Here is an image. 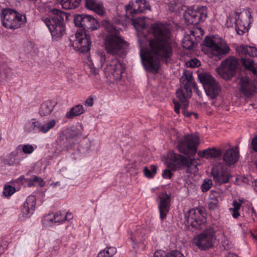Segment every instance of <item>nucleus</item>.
<instances>
[{"mask_svg": "<svg viewBox=\"0 0 257 257\" xmlns=\"http://www.w3.org/2000/svg\"><path fill=\"white\" fill-rule=\"evenodd\" d=\"M154 38L149 43L150 50L142 53L141 57L145 69L157 73L160 67V59L170 58L173 54L171 33L168 26L162 23L151 25Z\"/></svg>", "mask_w": 257, "mask_h": 257, "instance_id": "nucleus-1", "label": "nucleus"}, {"mask_svg": "<svg viewBox=\"0 0 257 257\" xmlns=\"http://www.w3.org/2000/svg\"><path fill=\"white\" fill-rule=\"evenodd\" d=\"M76 26L79 27L75 34L72 46L77 51L82 53L88 52L90 49L91 42L90 36L86 34V29L94 30L99 28L97 20L90 15H79L74 18Z\"/></svg>", "mask_w": 257, "mask_h": 257, "instance_id": "nucleus-2", "label": "nucleus"}, {"mask_svg": "<svg viewBox=\"0 0 257 257\" xmlns=\"http://www.w3.org/2000/svg\"><path fill=\"white\" fill-rule=\"evenodd\" d=\"M104 29V44L107 53L122 56L126 54V42L119 36V32L108 21L103 22Z\"/></svg>", "mask_w": 257, "mask_h": 257, "instance_id": "nucleus-3", "label": "nucleus"}, {"mask_svg": "<svg viewBox=\"0 0 257 257\" xmlns=\"http://www.w3.org/2000/svg\"><path fill=\"white\" fill-rule=\"evenodd\" d=\"M49 17H42V21L46 24L51 32L52 38L57 40L65 33L64 20H67L69 15L60 10L51 9Z\"/></svg>", "mask_w": 257, "mask_h": 257, "instance_id": "nucleus-4", "label": "nucleus"}, {"mask_svg": "<svg viewBox=\"0 0 257 257\" xmlns=\"http://www.w3.org/2000/svg\"><path fill=\"white\" fill-rule=\"evenodd\" d=\"M201 162L199 159L191 158L190 156H184L180 154L172 153L170 158L168 166L170 169L176 170L183 167L187 173L194 174L198 171V166Z\"/></svg>", "mask_w": 257, "mask_h": 257, "instance_id": "nucleus-5", "label": "nucleus"}, {"mask_svg": "<svg viewBox=\"0 0 257 257\" xmlns=\"http://www.w3.org/2000/svg\"><path fill=\"white\" fill-rule=\"evenodd\" d=\"M204 43L207 48L208 56L216 61L220 60L229 52L228 46L215 37H206Z\"/></svg>", "mask_w": 257, "mask_h": 257, "instance_id": "nucleus-6", "label": "nucleus"}, {"mask_svg": "<svg viewBox=\"0 0 257 257\" xmlns=\"http://www.w3.org/2000/svg\"><path fill=\"white\" fill-rule=\"evenodd\" d=\"M3 25L8 29H16L26 22V16L11 9H4L1 14Z\"/></svg>", "mask_w": 257, "mask_h": 257, "instance_id": "nucleus-7", "label": "nucleus"}, {"mask_svg": "<svg viewBox=\"0 0 257 257\" xmlns=\"http://www.w3.org/2000/svg\"><path fill=\"white\" fill-rule=\"evenodd\" d=\"M185 225L192 231L200 230L205 227V213L201 208L190 209L185 214Z\"/></svg>", "mask_w": 257, "mask_h": 257, "instance_id": "nucleus-8", "label": "nucleus"}, {"mask_svg": "<svg viewBox=\"0 0 257 257\" xmlns=\"http://www.w3.org/2000/svg\"><path fill=\"white\" fill-rule=\"evenodd\" d=\"M198 78L202 84L205 92L208 97L214 99L219 95L222 87L209 73L205 72L198 74Z\"/></svg>", "mask_w": 257, "mask_h": 257, "instance_id": "nucleus-9", "label": "nucleus"}, {"mask_svg": "<svg viewBox=\"0 0 257 257\" xmlns=\"http://www.w3.org/2000/svg\"><path fill=\"white\" fill-rule=\"evenodd\" d=\"M150 9L151 7L146 0H133L125 7L126 14L118 16L115 21L117 23L123 26L126 25V22L122 19H127L128 14L134 17L138 13H143L145 10Z\"/></svg>", "mask_w": 257, "mask_h": 257, "instance_id": "nucleus-10", "label": "nucleus"}, {"mask_svg": "<svg viewBox=\"0 0 257 257\" xmlns=\"http://www.w3.org/2000/svg\"><path fill=\"white\" fill-rule=\"evenodd\" d=\"M238 66L237 59L229 57L221 63L219 67L216 68V72L223 79L229 80L236 74Z\"/></svg>", "mask_w": 257, "mask_h": 257, "instance_id": "nucleus-11", "label": "nucleus"}, {"mask_svg": "<svg viewBox=\"0 0 257 257\" xmlns=\"http://www.w3.org/2000/svg\"><path fill=\"white\" fill-rule=\"evenodd\" d=\"M215 233L212 228L205 229L193 238V243L201 250L211 248L215 240Z\"/></svg>", "mask_w": 257, "mask_h": 257, "instance_id": "nucleus-12", "label": "nucleus"}, {"mask_svg": "<svg viewBox=\"0 0 257 257\" xmlns=\"http://www.w3.org/2000/svg\"><path fill=\"white\" fill-rule=\"evenodd\" d=\"M184 17L187 25H197L206 19L207 8L205 7L188 8L185 11Z\"/></svg>", "mask_w": 257, "mask_h": 257, "instance_id": "nucleus-13", "label": "nucleus"}, {"mask_svg": "<svg viewBox=\"0 0 257 257\" xmlns=\"http://www.w3.org/2000/svg\"><path fill=\"white\" fill-rule=\"evenodd\" d=\"M198 141V137L187 134L178 142V149L181 153L184 154H194L197 151Z\"/></svg>", "mask_w": 257, "mask_h": 257, "instance_id": "nucleus-14", "label": "nucleus"}, {"mask_svg": "<svg viewBox=\"0 0 257 257\" xmlns=\"http://www.w3.org/2000/svg\"><path fill=\"white\" fill-rule=\"evenodd\" d=\"M251 19L249 9L243 10L238 15L235 16V28L238 35H242L248 31Z\"/></svg>", "mask_w": 257, "mask_h": 257, "instance_id": "nucleus-15", "label": "nucleus"}, {"mask_svg": "<svg viewBox=\"0 0 257 257\" xmlns=\"http://www.w3.org/2000/svg\"><path fill=\"white\" fill-rule=\"evenodd\" d=\"M124 70V66L117 59H114L108 62L104 68V73L114 80H120Z\"/></svg>", "mask_w": 257, "mask_h": 257, "instance_id": "nucleus-16", "label": "nucleus"}, {"mask_svg": "<svg viewBox=\"0 0 257 257\" xmlns=\"http://www.w3.org/2000/svg\"><path fill=\"white\" fill-rule=\"evenodd\" d=\"M238 85L240 92L246 97H252L257 93V81L254 79L241 77Z\"/></svg>", "mask_w": 257, "mask_h": 257, "instance_id": "nucleus-17", "label": "nucleus"}, {"mask_svg": "<svg viewBox=\"0 0 257 257\" xmlns=\"http://www.w3.org/2000/svg\"><path fill=\"white\" fill-rule=\"evenodd\" d=\"M211 174L215 183L219 184L227 183L230 177L229 173L221 164L214 166Z\"/></svg>", "mask_w": 257, "mask_h": 257, "instance_id": "nucleus-18", "label": "nucleus"}, {"mask_svg": "<svg viewBox=\"0 0 257 257\" xmlns=\"http://www.w3.org/2000/svg\"><path fill=\"white\" fill-rule=\"evenodd\" d=\"M158 197L160 199L158 206L160 218L163 220L166 218L170 210L171 197L170 195H168L166 193H161L159 195Z\"/></svg>", "mask_w": 257, "mask_h": 257, "instance_id": "nucleus-19", "label": "nucleus"}, {"mask_svg": "<svg viewBox=\"0 0 257 257\" xmlns=\"http://www.w3.org/2000/svg\"><path fill=\"white\" fill-rule=\"evenodd\" d=\"M180 82L182 84L181 87L187 92V95L191 96L192 89L196 85L193 81L192 74L188 71L184 70Z\"/></svg>", "mask_w": 257, "mask_h": 257, "instance_id": "nucleus-20", "label": "nucleus"}, {"mask_svg": "<svg viewBox=\"0 0 257 257\" xmlns=\"http://www.w3.org/2000/svg\"><path fill=\"white\" fill-rule=\"evenodd\" d=\"M36 205V198L34 196H29L24 203L22 209L23 215L29 217L34 211Z\"/></svg>", "mask_w": 257, "mask_h": 257, "instance_id": "nucleus-21", "label": "nucleus"}, {"mask_svg": "<svg viewBox=\"0 0 257 257\" xmlns=\"http://www.w3.org/2000/svg\"><path fill=\"white\" fill-rule=\"evenodd\" d=\"M239 154L237 148L230 149L225 152L223 156L224 162L227 165H231L235 164L238 159Z\"/></svg>", "mask_w": 257, "mask_h": 257, "instance_id": "nucleus-22", "label": "nucleus"}, {"mask_svg": "<svg viewBox=\"0 0 257 257\" xmlns=\"http://www.w3.org/2000/svg\"><path fill=\"white\" fill-rule=\"evenodd\" d=\"M85 6L88 9L93 11L99 15H103L104 13L103 5L98 0H86Z\"/></svg>", "mask_w": 257, "mask_h": 257, "instance_id": "nucleus-23", "label": "nucleus"}, {"mask_svg": "<svg viewBox=\"0 0 257 257\" xmlns=\"http://www.w3.org/2000/svg\"><path fill=\"white\" fill-rule=\"evenodd\" d=\"M237 53L241 57L247 56L252 57L257 56V48L247 45H241L236 48Z\"/></svg>", "mask_w": 257, "mask_h": 257, "instance_id": "nucleus-24", "label": "nucleus"}, {"mask_svg": "<svg viewBox=\"0 0 257 257\" xmlns=\"http://www.w3.org/2000/svg\"><path fill=\"white\" fill-rule=\"evenodd\" d=\"M67 216H64L61 212H57L53 215L48 214L46 216L43 220L44 224H50L52 223L62 222L65 221Z\"/></svg>", "mask_w": 257, "mask_h": 257, "instance_id": "nucleus-25", "label": "nucleus"}, {"mask_svg": "<svg viewBox=\"0 0 257 257\" xmlns=\"http://www.w3.org/2000/svg\"><path fill=\"white\" fill-rule=\"evenodd\" d=\"M2 161L6 165L9 166H18L21 162V159L19 158L18 153L12 152L2 159Z\"/></svg>", "mask_w": 257, "mask_h": 257, "instance_id": "nucleus-26", "label": "nucleus"}, {"mask_svg": "<svg viewBox=\"0 0 257 257\" xmlns=\"http://www.w3.org/2000/svg\"><path fill=\"white\" fill-rule=\"evenodd\" d=\"M148 230L141 227L138 228L132 234L131 239L134 242H143L146 239Z\"/></svg>", "mask_w": 257, "mask_h": 257, "instance_id": "nucleus-27", "label": "nucleus"}, {"mask_svg": "<svg viewBox=\"0 0 257 257\" xmlns=\"http://www.w3.org/2000/svg\"><path fill=\"white\" fill-rule=\"evenodd\" d=\"M221 150L212 148L204 150L202 151H199L198 153V155L201 158L210 159L218 158L221 155Z\"/></svg>", "mask_w": 257, "mask_h": 257, "instance_id": "nucleus-28", "label": "nucleus"}, {"mask_svg": "<svg viewBox=\"0 0 257 257\" xmlns=\"http://www.w3.org/2000/svg\"><path fill=\"white\" fill-rule=\"evenodd\" d=\"M56 104L51 100L44 102L40 106L39 113L41 116H47L51 113Z\"/></svg>", "mask_w": 257, "mask_h": 257, "instance_id": "nucleus-29", "label": "nucleus"}, {"mask_svg": "<svg viewBox=\"0 0 257 257\" xmlns=\"http://www.w3.org/2000/svg\"><path fill=\"white\" fill-rule=\"evenodd\" d=\"M24 129L28 133L36 131L41 132V122L37 119L33 118L25 124Z\"/></svg>", "mask_w": 257, "mask_h": 257, "instance_id": "nucleus-30", "label": "nucleus"}, {"mask_svg": "<svg viewBox=\"0 0 257 257\" xmlns=\"http://www.w3.org/2000/svg\"><path fill=\"white\" fill-rule=\"evenodd\" d=\"M176 96L181 103L183 108L186 109L188 106L187 98L191 96L187 95V92L182 87L176 91Z\"/></svg>", "mask_w": 257, "mask_h": 257, "instance_id": "nucleus-31", "label": "nucleus"}, {"mask_svg": "<svg viewBox=\"0 0 257 257\" xmlns=\"http://www.w3.org/2000/svg\"><path fill=\"white\" fill-rule=\"evenodd\" d=\"M62 8L66 10L73 9L77 8L80 4L81 0H57Z\"/></svg>", "mask_w": 257, "mask_h": 257, "instance_id": "nucleus-32", "label": "nucleus"}, {"mask_svg": "<svg viewBox=\"0 0 257 257\" xmlns=\"http://www.w3.org/2000/svg\"><path fill=\"white\" fill-rule=\"evenodd\" d=\"M84 112V110L82 105L78 104L71 108L69 111L67 112L66 117L68 118H72L73 117L78 116Z\"/></svg>", "mask_w": 257, "mask_h": 257, "instance_id": "nucleus-33", "label": "nucleus"}, {"mask_svg": "<svg viewBox=\"0 0 257 257\" xmlns=\"http://www.w3.org/2000/svg\"><path fill=\"white\" fill-rule=\"evenodd\" d=\"M134 17H132L131 18H130V19L132 21V24L135 29L137 31H141L142 30H143L146 27V23L144 21V18H138L136 19H135ZM129 18L128 17L126 19H123V20L125 21L126 23L127 20Z\"/></svg>", "mask_w": 257, "mask_h": 257, "instance_id": "nucleus-34", "label": "nucleus"}, {"mask_svg": "<svg viewBox=\"0 0 257 257\" xmlns=\"http://www.w3.org/2000/svg\"><path fill=\"white\" fill-rule=\"evenodd\" d=\"M58 120L55 119H51L47 120L43 124L41 123V132L45 134L48 132L50 130L54 127Z\"/></svg>", "mask_w": 257, "mask_h": 257, "instance_id": "nucleus-35", "label": "nucleus"}, {"mask_svg": "<svg viewBox=\"0 0 257 257\" xmlns=\"http://www.w3.org/2000/svg\"><path fill=\"white\" fill-rule=\"evenodd\" d=\"M157 166L152 165L150 167H145L143 169L144 176L148 178H153L157 173Z\"/></svg>", "mask_w": 257, "mask_h": 257, "instance_id": "nucleus-36", "label": "nucleus"}, {"mask_svg": "<svg viewBox=\"0 0 257 257\" xmlns=\"http://www.w3.org/2000/svg\"><path fill=\"white\" fill-rule=\"evenodd\" d=\"M242 62L244 67L251 71L254 75L257 74V68L254 67V62L252 59H245L242 58Z\"/></svg>", "mask_w": 257, "mask_h": 257, "instance_id": "nucleus-37", "label": "nucleus"}, {"mask_svg": "<svg viewBox=\"0 0 257 257\" xmlns=\"http://www.w3.org/2000/svg\"><path fill=\"white\" fill-rule=\"evenodd\" d=\"M11 74L10 68L6 64H0V80L7 78Z\"/></svg>", "mask_w": 257, "mask_h": 257, "instance_id": "nucleus-38", "label": "nucleus"}, {"mask_svg": "<svg viewBox=\"0 0 257 257\" xmlns=\"http://www.w3.org/2000/svg\"><path fill=\"white\" fill-rule=\"evenodd\" d=\"M116 252V249L113 247H107L98 254L99 257H112Z\"/></svg>", "mask_w": 257, "mask_h": 257, "instance_id": "nucleus-39", "label": "nucleus"}, {"mask_svg": "<svg viewBox=\"0 0 257 257\" xmlns=\"http://www.w3.org/2000/svg\"><path fill=\"white\" fill-rule=\"evenodd\" d=\"M154 257H184L179 251L173 250L170 253L163 255L161 251H157L154 253Z\"/></svg>", "mask_w": 257, "mask_h": 257, "instance_id": "nucleus-40", "label": "nucleus"}, {"mask_svg": "<svg viewBox=\"0 0 257 257\" xmlns=\"http://www.w3.org/2000/svg\"><path fill=\"white\" fill-rule=\"evenodd\" d=\"M182 43L183 47L188 50L191 49L194 45V43L189 35L184 37L182 40Z\"/></svg>", "mask_w": 257, "mask_h": 257, "instance_id": "nucleus-41", "label": "nucleus"}, {"mask_svg": "<svg viewBox=\"0 0 257 257\" xmlns=\"http://www.w3.org/2000/svg\"><path fill=\"white\" fill-rule=\"evenodd\" d=\"M212 185V180L209 179H206L201 185V190L204 192H206L211 187Z\"/></svg>", "mask_w": 257, "mask_h": 257, "instance_id": "nucleus-42", "label": "nucleus"}, {"mask_svg": "<svg viewBox=\"0 0 257 257\" xmlns=\"http://www.w3.org/2000/svg\"><path fill=\"white\" fill-rule=\"evenodd\" d=\"M14 192L15 188L10 185H8L4 187L3 194L6 196H10L12 195Z\"/></svg>", "mask_w": 257, "mask_h": 257, "instance_id": "nucleus-43", "label": "nucleus"}, {"mask_svg": "<svg viewBox=\"0 0 257 257\" xmlns=\"http://www.w3.org/2000/svg\"><path fill=\"white\" fill-rule=\"evenodd\" d=\"M186 64L188 67L194 68L199 66L200 65V62L196 58H194L188 61Z\"/></svg>", "mask_w": 257, "mask_h": 257, "instance_id": "nucleus-44", "label": "nucleus"}, {"mask_svg": "<svg viewBox=\"0 0 257 257\" xmlns=\"http://www.w3.org/2000/svg\"><path fill=\"white\" fill-rule=\"evenodd\" d=\"M23 152L25 154H29L34 151V148L31 145H25L22 146V148Z\"/></svg>", "mask_w": 257, "mask_h": 257, "instance_id": "nucleus-45", "label": "nucleus"}, {"mask_svg": "<svg viewBox=\"0 0 257 257\" xmlns=\"http://www.w3.org/2000/svg\"><path fill=\"white\" fill-rule=\"evenodd\" d=\"M33 180L35 182L37 183L41 187H43L45 184V182L43 179L37 176H34L33 177Z\"/></svg>", "mask_w": 257, "mask_h": 257, "instance_id": "nucleus-46", "label": "nucleus"}, {"mask_svg": "<svg viewBox=\"0 0 257 257\" xmlns=\"http://www.w3.org/2000/svg\"><path fill=\"white\" fill-rule=\"evenodd\" d=\"M241 205V203L237 202L236 200H234L232 203L233 208H230V210H239Z\"/></svg>", "mask_w": 257, "mask_h": 257, "instance_id": "nucleus-47", "label": "nucleus"}, {"mask_svg": "<svg viewBox=\"0 0 257 257\" xmlns=\"http://www.w3.org/2000/svg\"><path fill=\"white\" fill-rule=\"evenodd\" d=\"M172 175V172L168 169H165L162 174L163 177L166 179H170Z\"/></svg>", "mask_w": 257, "mask_h": 257, "instance_id": "nucleus-48", "label": "nucleus"}, {"mask_svg": "<svg viewBox=\"0 0 257 257\" xmlns=\"http://www.w3.org/2000/svg\"><path fill=\"white\" fill-rule=\"evenodd\" d=\"M223 245L226 249H230L232 248L233 246L232 242L229 240H224L223 242Z\"/></svg>", "mask_w": 257, "mask_h": 257, "instance_id": "nucleus-49", "label": "nucleus"}, {"mask_svg": "<svg viewBox=\"0 0 257 257\" xmlns=\"http://www.w3.org/2000/svg\"><path fill=\"white\" fill-rule=\"evenodd\" d=\"M251 145L252 149L256 152H257V136L254 137L251 141Z\"/></svg>", "mask_w": 257, "mask_h": 257, "instance_id": "nucleus-50", "label": "nucleus"}, {"mask_svg": "<svg viewBox=\"0 0 257 257\" xmlns=\"http://www.w3.org/2000/svg\"><path fill=\"white\" fill-rule=\"evenodd\" d=\"M185 109H184V110L183 111V113L184 115L186 117H190L192 115H194L195 117L197 118L198 117V115L197 113L194 112H188L185 110Z\"/></svg>", "mask_w": 257, "mask_h": 257, "instance_id": "nucleus-51", "label": "nucleus"}, {"mask_svg": "<svg viewBox=\"0 0 257 257\" xmlns=\"http://www.w3.org/2000/svg\"><path fill=\"white\" fill-rule=\"evenodd\" d=\"M174 104L175 105L174 111L176 113L179 114L180 113V104L179 102L175 100H174Z\"/></svg>", "mask_w": 257, "mask_h": 257, "instance_id": "nucleus-52", "label": "nucleus"}, {"mask_svg": "<svg viewBox=\"0 0 257 257\" xmlns=\"http://www.w3.org/2000/svg\"><path fill=\"white\" fill-rule=\"evenodd\" d=\"M85 104L88 106H91L93 104V99L92 98L87 99L85 101Z\"/></svg>", "mask_w": 257, "mask_h": 257, "instance_id": "nucleus-53", "label": "nucleus"}, {"mask_svg": "<svg viewBox=\"0 0 257 257\" xmlns=\"http://www.w3.org/2000/svg\"><path fill=\"white\" fill-rule=\"evenodd\" d=\"M230 210V211L232 212V215L234 218H237L239 216V213L238 212L239 210Z\"/></svg>", "mask_w": 257, "mask_h": 257, "instance_id": "nucleus-54", "label": "nucleus"}, {"mask_svg": "<svg viewBox=\"0 0 257 257\" xmlns=\"http://www.w3.org/2000/svg\"><path fill=\"white\" fill-rule=\"evenodd\" d=\"M64 216H67V218L66 219H65V221L71 220L73 218L72 215L70 213H67V214H64Z\"/></svg>", "mask_w": 257, "mask_h": 257, "instance_id": "nucleus-55", "label": "nucleus"}, {"mask_svg": "<svg viewBox=\"0 0 257 257\" xmlns=\"http://www.w3.org/2000/svg\"><path fill=\"white\" fill-rule=\"evenodd\" d=\"M28 182L29 186H33L34 183V181L33 180V178L32 179H28Z\"/></svg>", "mask_w": 257, "mask_h": 257, "instance_id": "nucleus-56", "label": "nucleus"}, {"mask_svg": "<svg viewBox=\"0 0 257 257\" xmlns=\"http://www.w3.org/2000/svg\"><path fill=\"white\" fill-rule=\"evenodd\" d=\"M226 257H238L236 254L233 253L229 252L226 255Z\"/></svg>", "mask_w": 257, "mask_h": 257, "instance_id": "nucleus-57", "label": "nucleus"}, {"mask_svg": "<svg viewBox=\"0 0 257 257\" xmlns=\"http://www.w3.org/2000/svg\"><path fill=\"white\" fill-rule=\"evenodd\" d=\"M105 56L104 55H101L100 56V61L101 63V66H102V63L105 61Z\"/></svg>", "mask_w": 257, "mask_h": 257, "instance_id": "nucleus-58", "label": "nucleus"}, {"mask_svg": "<svg viewBox=\"0 0 257 257\" xmlns=\"http://www.w3.org/2000/svg\"><path fill=\"white\" fill-rule=\"evenodd\" d=\"M194 89V90L195 91L196 93L197 94L198 96L200 95L201 92L198 89V88L195 86V87L193 88Z\"/></svg>", "mask_w": 257, "mask_h": 257, "instance_id": "nucleus-59", "label": "nucleus"}, {"mask_svg": "<svg viewBox=\"0 0 257 257\" xmlns=\"http://www.w3.org/2000/svg\"><path fill=\"white\" fill-rule=\"evenodd\" d=\"M57 185H60V182L58 181L51 184V186H53V187H55Z\"/></svg>", "mask_w": 257, "mask_h": 257, "instance_id": "nucleus-60", "label": "nucleus"}, {"mask_svg": "<svg viewBox=\"0 0 257 257\" xmlns=\"http://www.w3.org/2000/svg\"><path fill=\"white\" fill-rule=\"evenodd\" d=\"M254 190L257 192V180L254 181Z\"/></svg>", "mask_w": 257, "mask_h": 257, "instance_id": "nucleus-61", "label": "nucleus"}, {"mask_svg": "<svg viewBox=\"0 0 257 257\" xmlns=\"http://www.w3.org/2000/svg\"><path fill=\"white\" fill-rule=\"evenodd\" d=\"M251 236L254 240L257 241V235H255L253 233H251Z\"/></svg>", "mask_w": 257, "mask_h": 257, "instance_id": "nucleus-62", "label": "nucleus"}, {"mask_svg": "<svg viewBox=\"0 0 257 257\" xmlns=\"http://www.w3.org/2000/svg\"><path fill=\"white\" fill-rule=\"evenodd\" d=\"M250 210L251 211V212L252 214H254L255 215V212L254 208H251Z\"/></svg>", "mask_w": 257, "mask_h": 257, "instance_id": "nucleus-63", "label": "nucleus"}, {"mask_svg": "<svg viewBox=\"0 0 257 257\" xmlns=\"http://www.w3.org/2000/svg\"><path fill=\"white\" fill-rule=\"evenodd\" d=\"M191 34V35H193V36H194V32H193L191 31V34Z\"/></svg>", "mask_w": 257, "mask_h": 257, "instance_id": "nucleus-64", "label": "nucleus"}]
</instances>
